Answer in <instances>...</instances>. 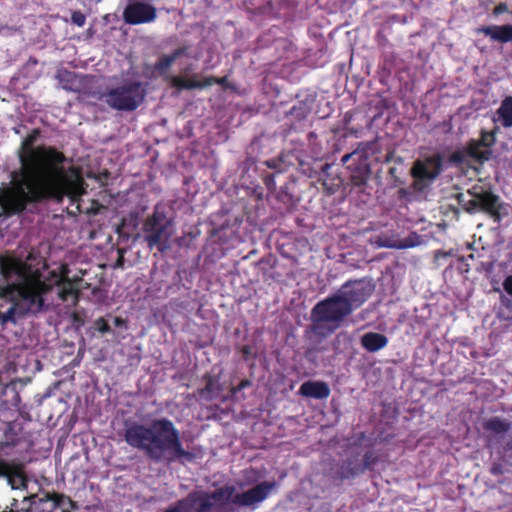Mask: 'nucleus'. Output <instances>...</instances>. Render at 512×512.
I'll use <instances>...</instances> for the list:
<instances>
[{
  "label": "nucleus",
  "instance_id": "1",
  "mask_svg": "<svg viewBox=\"0 0 512 512\" xmlns=\"http://www.w3.org/2000/svg\"><path fill=\"white\" fill-rule=\"evenodd\" d=\"M35 138L30 135L23 141L21 169L12 173L10 186L0 189V218L23 211L31 202L64 196L76 201L85 193L79 172L63 167L64 155L51 147H34Z\"/></svg>",
  "mask_w": 512,
  "mask_h": 512
},
{
  "label": "nucleus",
  "instance_id": "2",
  "mask_svg": "<svg viewBox=\"0 0 512 512\" xmlns=\"http://www.w3.org/2000/svg\"><path fill=\"white\" fill-rule=\"evenodd\" d=\"M69 269L62 266L59 273L53 272L49 279L33 270L27 263L12 257L0 259V296L9 299L12 305L0 313L2 324L15 322L26 313L36 314L59 304L60 301H78L81 277L70 279Z\"/></svg>",
  "mask_w": 512,
  "mask_h": 512
},
{
  "label": "nucleus",
  "instance_id": "3",
  "mask_svg": "<svg viewBox=\"0 0 512 512\" xmlns=\"http://www.w3.org/2000/svg\"><path fill=\"white\" fill-rule=\"evenodd\" d=\"M125 440L156 461H173L187 455L179 431L168 419L155 420L149 426L133 424L125 430Z\"/></svg>",
  "mask_w": 512,
  "mask_h": 512
},
{
  "label": "nucleus",
  "instance_id": "4",
  "mask_svg": "<svg viewBox=\"0 0 512 512\" xmlns=\"http://www.w3.org/2000/svg\"><path fill=\"white\" fill-rule=\"evenodd\" d=\"M234 486H223L211 493L196 491L170 506L165 512H230L236 504Z\"/></svg>",
  "mask_w": 512,
  "mask_h": 512
},
{
  "label": "nucleus",
  "instance_id": "5",
  "mask_svg": "<svg viewBox=\"0 0 512 512\" xmlns=\"http://www.w3.org/2000/svg\"><path fill=\"white\" fill-rule=\"evenodd\" d=\"M351 309L335 293L317 303L311 311V330L314 334L326 337L337 330Z\"/></svg>",
  "mask_w": 512,
  "mask_h": 512
},
{
  "label": "nucleus",
  "instance_id": "6",
  "mask_svg": "<svg viewBox=\"0 0 512 512\" xmlns=\"http://www.w3.org/2000/svg\"><path fill=\"white\" fill-rule=\"evenodd\" d=\"M468 196L460 194L458 200L462 208L468 213L484 211L495 222H500L508 214V207L500 201V198L490 191H478L476 187L468 191Z\"/></svg>",
  "mask_w": 512,
  "mask_h": 512
},
{
  "label": "nucleus",
  "instance_id": "7",
  "mask_svg": "<svg viewBox=\"0 0 512 512\" xmlns=\"http://www.w3.org/2000/svg\"><path fill=\"white\" fill-rule=\"evenodd\" d=\"M104 101L117 110H134L144 99V91L138 82H130L103 95Z\"/></svg>",
  "mask_w": 512,
  "mask_h": 512
},
{
  "label": "nucleus",
  "instance_id": "8",
  "mask_svg": "<svg viewBox=\"0 0 512 512\" xmlns=\"http://www.w3.org/2000/svg\"><path fill=\"white\" fill-rule=\"evenodd\" d=\"M145 241L150 248L156 247L160 252L169 248V241L174 234V228L170 221H164L154 216L144 224Z\"/></svg>",
  "mask_w": 512,
  "mask_h": 512
},
{
  "label": "nucleus",
  "instance_id": "9",
  "mask_svg": "<svg viewBox=\"0 0 512 512\" xmlns=\"http://www.w3.org/2000/svg\"><path fill=\"white\" fill-rule=\"evenodd\" d=\"M441 157L433 155L424 160H417L412 167L413 186L416 190H424L440 173Z\"/></svg>",
  "mask_w": 512,
  "mask_h": 512
},
{
  "label": "nucleus",
  "instance_id": "10",
  "mask_svg": "<svg viewBox=\"0 0 512 512\" xmlns=\"http://www.w3.org/2000/svg\"><path fill=\"white\" fill-rule=\"evenodd\" d=\"M372 291L370 283L364 280H355L342 285L336 294L353 312L370 297Z\"/></svg>",
  "mask_w": 512,
  "mask_h": 512
},
{
  "label": "nucleus",
  "instance_id": "11",
  "mask_svg": "<svg viewBox=\"0 0 512 512\" xmlns=\"http://www.w3.org/2000/svg\"><path fill=\"white\" fill-rule=\"evenodd\" d=\"M123 18L126 23L132 25L152 22L156 18V10L150 4L134 1L124 9Z\"/></svg>",
  "mask_w": 512,
  "mask_h": 512
},
{
  "label": "nucleus",
  "instance_id": "12",
  "mask_svg": "<svg viewBox=\"0 0 512 512\" xmlns=\"http://www.w3.org/2000/svg\"><path fill=\"white\" fill-rule=\"evenodd\" d=\"M275 486V482H262L243 493H237L236 504L237 506L253 507L264 501Z\"/></svg>",
  "mask_w": 512,
  "mask_h": 512
},
{
  "label": "nucleus",
  "instance_id": "13",
  "mask_svg": "<svg viewBox=\"0 0 512 512\" xmlns=\"http://www.w3.org/2000/svg\"><path fill=\"white\" fill-rule=\"evenodd\" d=\"M171 85L174 88L177 89H196V88H204L207 86H211L214 83L224 85L226 82V77L223 78H215V77H208L205 78L203 81H200L196 75H193L190 78H184L181 76H173L171 77Z\"/></svg>",
  "mask_w": 512,
  "mask_h": 512
},
{
  "label": "nucleus",
  "instance_id": "14",
  "mask_svg": "<svg viewBox=\"0 0 512 512\" xmlns=\"http://www.w3.org/2000/svg\"><path fill=\"white\" fill-rule=\"evenodd\" d=\"M0 476L8 479V483L13 489H20L26 485V477L23 472V466L16 463L1 461Z\"/></svg>",
  "mask_w": 512,
  "mask_h": 512
},
{
  "label": "nucleus",
  "instance_id": "15",
  "mask_svg": "<svg viewBox=\"0 0 512 512\" xmlns=\"http://www.w3.org/2000/svg\"><path fill=\"white\" fill-rule=\"evenodd\" d=\"M299 393L306 397L324 399L329 396L330 388L321 381H306L300 386Z\"/></svg>",
  "mask_w": 512,
  "mask_h": 512
},
{
  "label": "nucleus",
  "instance_id": "16",
  "mask_svg": "<svg viewBox=\"0 0 512 512\" xmlns=\"http://www.w3.org/2000/svg\"><path fill=\"white\" fill-rule=\"evenodd\" d=\"M388 338L380 333L368 332L361 337V345L369 352H377L385 348Z\"/></svg>",
  "mask_w": 512,
  "mask_h": 512
},
{
  "label": "nucleus",
  "instance_id": "17",
  "mask_svg": "<svg viewBox=\"0 0 512 512\" xmlns=\"http://www.w3.org/2000/svg\"><path fill=\"white\" fill-rule=\"evenodd\" d=\"M481 31L495 41L506 43L512 41V25L488 26Z\"/></svg>",
  "mask_w": 512,
  "mask_h": 512
},
{
  "label": "nucleus",
  "instance_id": "18",
  "mask_svg": "<svg viewBox=\"0 0 512 512\" xmlns=\"http://www.w3.org/2000/svg\"><path fill=\"white\" fill-rule=\"evenodd\" d=\"M59 496L44 495L33 501V504L40 512H54L59 505ZM36 499V496L33 497Z\"/></svg>",
  "mask_w": 512,
  "mask_h": 512
},
{
  "label": "nucleus",
  "instance_id": "19",
  "mask_svg": "<svg viewBox=\"0 0 512 512\" xmlns=\"http://www.w3.org/2000/svg\"><path fill=\"white\" fill-rule=\"evenodd\" d=\"M483 427L485 430L493 434L500 435L506 433L510 429V424L498 417H493L484 422Z\"/></svg>",
  "mask_w": 512,
  "mask_h": 512
},
{
  "label": "nucleus",
  "instance_id": "20",
  "mask_svg": "<svg viewBox=\"0 0 512 512\" xmlns=\"http://www.w3.org/2000/svg\"><path fill=\"white\" fill-rule=\"evenodd\" d=\"M497 113L503 126H512V97H507L506 99L503 100Z\"/></svg>",
  "mask_w": 512,
  "mask_h": 512
},
{
  "label": "nucleus",
  "instance_id": "21",
  "mask_svg": "<svg viewBox=\"0 0 512 512\" xmlns=\"http://www.w3.org/2000/svg\"><path fill=\"white\" fill-rule=\"evenodd\" d=\"M379 247H386V248H394V249H405L408 247H412L413 244L408 242L407 240H399L394 238H381L378 241Z\"/></svg>",
  "mask_w": 512,
  "mask_h": 512
},
{
  "label": "nucleus",
  "instance_id": "22",
  "mask_svg": "<svg viewBox=\"0 0 512 512\" xmlns=\"http://www.w3.org/2000/svg\"><path fill=\"white\" fill-rule=\"evenodd\" d=\"M184 53V50L183 49H177L176 51H174L172 54L170 55H165L163 56L162 58H160V60L157 62L156 64V68L159 70V71H164L166 69H168L172 63L180 56Z\"/></svg>",
  "mask_w": 512,
  "mask_h": 512
},
{
  "label": "nucleus",
  "instance_id": "23",
  "mask_svg": "<svg viewBox=\"0 0 512 512\" xmlns=\"http://www.w3.org/2000/svg\"><path fill=\"white\" fill-rule=\"evenodd\" d=\"M94 326L102 334L110 332V326L103 318L97 319Z\"/></svg>",
  "mask_w": 512,
  "mask_h": 512
},
{
  "label": "nucleus",
  "instance_id": "24",
  "mask_svg": "<svg viewBox=\"0 0 512 512\" xmlns=\"http://www.w3.org/2000/svg\"><path fill=\"white\" fill-rule=\"evenodd\" d=\"M72 22L79 27H82L85 24V16L80 12H75L72 15Z\"/></svg>",
  "mask_w": 512,
  "mask_h": 512
},
{
  "label": "nucleus",
  "instance_id": "25",
  "mask_svg": "<svg viewBox=\"0 0 512 512\" xmlns=\"http://www.w3.org/2000/svg\"><path fill=\"white\" fill-rule=\"evenodd\" d=\"M503 287H504L505 291L512 296V275L508 276L504 280Z\"/></svg>",
  "mask_w": 512,
  "mask_h": 512
},
{
  "label": "nucleus",
  "instance_id": "26",
  "mask_svg": "<svg viewBox=\"0 0 512 512\" xmlns=\"http://www.w3.org/2000/svg\"><path fill=\"white\" fill-rule=\"evenodd\" d=\"M505 11H507V5H506V4H503V3H502V4H499L498 6H496V7L494 8V14H495V15H499V14H501V13L505 12Z\"/></svg>",
  "mask_w": 512,
  "mask_h": 512
},
{
  "label": "nucleus",
  "instance_id": "27",
  "mask_svg": "<svg viewBox=\"0 0 512 512\" xmlns=\"http://www.w3.org/2000/svg\"><path fill=\"white\" fill-rule=\"evenodd\" d=\"M114 324H115V326H122L124 324V320L119 317H115Z\"/></svg>",
  "mask_w": 512,
  "mask_h": 512
},
{
  "label": "nucleus",
  "instance_id": "28",
  "mask_svg": "<svg viewBox=\"0 0 512 512\" xmlns=\"http://www.w3.org/2000/svg\"><path fill=\"white\" fill-rule=\"evenodd\" d=\"M353 180H354V183L356 185H360V184H363L364 183V179L363 178H356V177H353Z\"/></svg>",
  "mask_w": 512,
  "mask_h": 512
},
{
  "label": "nucleus",
  "instance_id": "29",
  "mask_svg": "<svg viewBox=\"0 0 512 512\" xmlns=\"http://www.w3.org/2000/svg\"><path fill=\"white\" fill-rule=\"evenodd\" d=\"M352 154H345L343 157H342V162L343 163H346L350 158H351Z\"/></svg>",
  "mask_w": 512,
  "mask_h": 512
},
{
  "label": "nucleus",
  "instance_id": "30",
  "mask_svg": "<svg viewBox=\"0 0 512 512\" xmlns=\"http://www.w3.org/2000/svg\"><path fill=\"white\" fill-rule=\"evenodd\" d=\"M247 385H248V382H247V381H244V382H242V383L240 384L239 389H241V388H243V387H245V386H247Z\"/></svg>",
  "mask_w": 512,
  "mask_h": 512
}]
</instances>
